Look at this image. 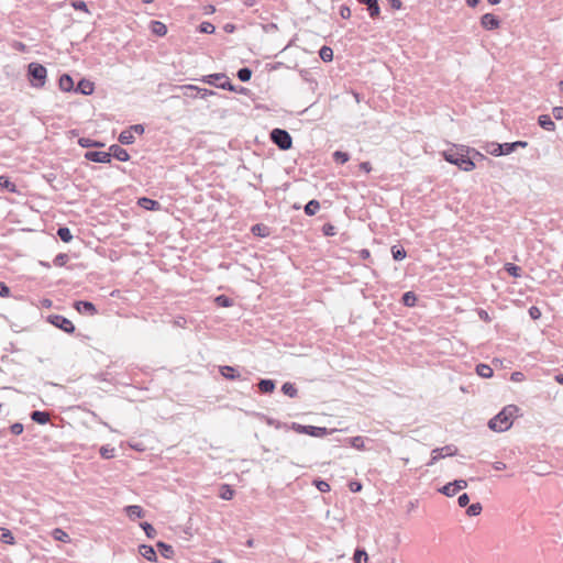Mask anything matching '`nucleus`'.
Here are the masks:
<instances>
[{
    "instance_id": "32",
    "label": "nucleus",
    "mask_w": 563,
    "mask_h": 563,
    "mask_svg": "<svg viewBox=\"0 0 563 563\" xmlns=\"http://www.w3.org/2000/svg\"><path fill=\"white\" fill-rule=\"evenodd\" d=\"M282 390L285 395L291 397V398H295L298 394V390L296 388V386L291 383H285L283 386H282Z\"/></svg>"
},
{
    "instance_id": "41",
    "label": "nucleus",
    "mask_w": 563,
    "mask_h": 563,
    "mask_svg": "<svg viewBox=\"0 0 563 563\" xmlns=\"http://www.w3.org/2000/svg\"><path fill=\"white\" fill-rule=\"evenodd\" d=\"M141 528L144 530L147 538L153 539L156 536V530L151 523L142 522Z\"/></svg>"
},
{
    "instance_id": "62",
    "label": "nucleus",
    "mask_w": 563,
    "mask_h": 563,
    "mask_svg": "<svg viewBox=\"0 0 563 563\" xmlns=\"http://www.w3.org/2000/svg\"><path fill=\"white\" fill-rule=\"evenodd\" d=\"M113 449L101 448L100 453L102 457L110 459L113 456Z\"/></svg>"
},
{
    "instance_id": "42",
    "label": "nucleus",
    "mask_w": 563,
    "mask_h": 563,
    "mask_svg": "<svg viewBox=\"0 0 563 563\" xmlns=\"http://www.w3.org/2000/svg\"><path fill=\"white\" fill-rule=\"evenodd\" d=\"M350 443L357 450H365L364 439L360 435L351 438Z\"/></svg>"
},
{
    "instance_id": "16",
    "label": "nucleus",
    "mask_w": 563,
    "mask_h": 563,
    "mask_svg": "<svg viewBox=\"0 0 563 563\" xmlns=\"http://www.w3.org/2000/svg\"><path fill=\"white\" fill-rule=\"evenodd\" d=\"M124 511L126 514V516L131 519V520H134L136 518H142L144 516V510L142 509L141 506H137V505H130V506H126L124 508Z\"/></svg>"
},
{
    "instance_id": "13",
    "label": "nucleus",
    "mask_w": 563,
    "mask_h": 563,
    "mask_svg": "<svg viewBox=\"0 0 563 563\" xmlns=\"http://www.w3.org/2000/svg\"><path fill=\"white\" fill-rule=\"evenodd\" d=\"M220 374L230 380L241 379V374L232 366L223 365L219 367Z\"/></svg>"
},
{
    "instance_id": "50",
    "label": "nucleus",
    "mask_w": 563,
    "mask_h": 563,
    "mask_svg": "<svg viewBox=\"0 0 563 563\" xmlns=\"http://www.w3.org/2000/svg\"><path fill=\"white\" fill-rule=\"evenodd\" d=\"M214 31H216V27L210 22H202L200 24V32H202V33L212 34V33H214Z\"/></svg>"
},
{
    "instance_id": "7",
    "label": "nucleus",
    "mask_w": 563,
    "mask_h": 563,
    "mask_svg": "<svg viewBox=\"0 0 563 563\" xmlns=\"http://www.w3.org/2000/svg\"><path fill=\"white\" fill-rule=\"evenodd\" d=\"M457 453V448L449 444L443 448H437L431 452V460L427 463L428 466L435 464L440 459L446 456H454Z\"/></svg>"
},
{
    "instance_id": "39",
    "label": "nucleus",
    "mask_w": 563,
    "mask_h": 563,
    "mask_svg": "<svg viewBox=\"0 0 563 563\" xmlns=\"http://www.w3.org/2000/svg\"><path fill=\"white\" fill-rule=\"evenodd\" d=\"M333 159L339 164H344L350 159V155L346 152L335 151L333 153Z\"/></svg>"
},
{
    "instance_id": "10",
    "label": "nucleus",
    "mask_w": 563,
    "mask_h": 563,
    "mask_svg": "<svg viewBox=\"0 0 563 563\" xmlns=\"http://www.w3.org/2000/svg\"><path fill=\"white\" fill-rule=\"evenodd\" d=\"M481 24L485 30L492 31L499 26L500 21L496 15L486 13L482 16Z\"/></svg>"
},
{
    "instance_id": "8",
    "label": "nucleus",
    "mask_w": 563,
    "mask_h": 563,
    "mask_svg": "<svg viewBox=\"0 0 563 563\" xmlns=\"http://www.w3.org/2000/svg\"><path fill=\"white\" fill-rule=\"evenodd\" d=\"M48 321L56 328L65 331L66 333H73L75 331V325L73 324V322L64 316H49Z\"/></svg>"
},
{
    "instance_id": "43",
    "label": "nucleus",
    "mask_w": 563,
    "mask_h": 563,
    "mask_svg": "<svg viewBox=\"0 0 563 563\" xmlns=\"http://www.w3.org/2000/svg\"><path fill=\"white\" fill-rule=\"evenodd\" d=\"M440 492L443 495L448 496V497H452V496H454L457 493L456 489L454 488L453 482L452 483H448L446 485H444L440 489Z\"/></svg>"
},
{
    "instance_id": "6",
    "label": "nucleus",
    "mask_w": 563,
    "mask_h": 563,
    "mask_svg": "<svg viewBox=\"0 0 563 563\" xmlns=\"http://www.w3.org/2000/svg\"><path fill=\"white\" fill-rule=\"evenodd\" d=\"M291 429L300 434H308L314 438H322L329 434V430L324 427L303 426L297 422L291 423Z\"/></svg>"
},
{
    "instance_id": "59",
    "label": "nucleus",
    "mask_w": 563,
    "mask_h": 563,
    "mask_svg": "<svg viewBox=\"0 0 563 563\" xmlns=\"http://www.w3.org/2000/svg\"><path fill=\"white\" fill-rule=\"evenodd\" d=\"M10 288L2 282H0V297L7 298L10 296Z\"/></svg>"
},
{
    "instance_id": "56",
    "label": "nucleus",
    "mask_w": 563,
    "mask_h": 563,
    "mask_svg": "<svg viewBox=\"0 0 563 563\" xmlns=\"http://www.w3.org/2000/svg\"><path fill=\"white\" fill-rule=\"evenodd\" d=\"M23 424L20 423V422H15L13 423L11 427H10V431L11 433L15 434V435H19L23 432Z\"/></svg>"
},
{
    "instance_id": "61",
    "label": "nucleus",
    "mask_w": 563,
    "mask_h": 563,
    "mask_svg": "<svg viewBox=\"0 0 563 563\" xmlns=\"http://www.w3.org/2000/svg\"><path fill=\"white\" fill-rule=\"evenodd\" d=\"M129 130H132V134H133V133H137V134H140V135H141V134H143V133H144V131H145V129H144V126H143L142 124H134V125H131V126L129 128Z\"/></svg>"
},
{
    "instance_id": "20",
    "label": "nucleus",
    "mask_w": 563,
    "mask_h": 563,
    "mask_svg": "<svg viewBox=\"0 0 563 563\" xmlns=\"http://www.w3.org/2000/svg\"><path fill=\"white\" fill-rule=\"evenodd\" d=\"M31 419L38 424H45L49 420V413L46 411L35 410L32 411Z\"/></svg>"
},
{
    "instance_id": "44",
    "label": "nucleus",
    "mask_w": 563,
    "mask_h": 563,
    "mask_svg": "<svg viewBox=\"0 0 563 563\" xmlns=\"http://www.w3.org/2000/svg\"><path fill=\"white\" fill-rule=\"evenodd\" d=\"M506 271L509 275L514 276V277H519L520 276V272H521V268L515 264H511V263H508L506 264Z\"/></svg>"
},
{
    "instance_id": "47",
    "label": "nucleus",
    "mask_w": 563,
    "mask_h": 563,
    "mask_svg": "<svg viewBox=\"0 0 563 563\" xmlns=\"http://www.w3.org/2000/svg\"><path fill=\"white\" fill-rule=\"evenodd\" d=\"M314 486L321 493H327V492L330 490V485L328 484V482L322 481V479H316L314 481Z\"/></svg>"
},
{
    "instance_id": "9",
    "label": "nucleus",
    "mask_w": 563,
    "mask_h": 563,
    "mask_svg": "<svg viewBox=\"0 0 563 563\" xmlns=\"http://www.w3.org/2000/svg\"><path fill=\"white\" fill-rule=\"evenodd\" d=\"M85 158L90 162L107 164L111 162V154L109 152L89 151L86 152Z\"/></svg>"
},
{
    "instance_id": "3",
    "label": "nucleus",
    "mask_w": 563,
    "mask_h": 563,
    "mask_svg": "<svg viewBox=\"0 0 563 563\" xmlns=\"http://www.w3.org/2000/svg\"><path fill=\"white\" fill-rule=\"evenodd\" d=\"M47 69L40 63L32 62L27 65V79L33 88H43L46 84Z\"/></svg>"
},
{
    "instance_id": "27",
    "label": "nucleus",
    "mask_w": 563,
    "mask_h": 563,
    "mask_svg": "<svg viewBox=\"0 0 563 563\" xmlns=\"http://www.w3.org/2000/svg\"><path fill=\"white\" fill-rule=\"evenodd\" d=\"M320 209V203L318 200L312 199L305 206V213L307 216H314Z\"/></svg>"
},
{
    "instance_id": "54",
    "label": "nucleus",
    "mask_w": 563,
    "mask_h": 563,
    "mask_svg": "<svg viewBox=\"0 0 563 563\" xmlns=\"http://www.w3.org/2000/svg\"><path fill=\"white\" fill-rule=\"evenodd\" d=\"M339 13L342 19H350L351 16V9L350 7L342 4L339 9Z\"/></svg>"
},
{
    "instance_id": "37",
    "label": "nucleus",
    "mask_w": 563,
    "mask_h": 563,
    "mask_svg": "<svg viewBox=\"0 0 563 563\" xmlns=\"http://www.w3.org/2000/svg\"><path fill=\"white\" fill-rule=\"evenodd\" d=\"M238 78L243 81V82H246L251 79L252 77V70L249 68V67H243V68H240L238 70V74H236Z\"/></svg>"
},
{
    "instance_id": "4",
    "label": "nucleus",
    "mask_w": 563,
    "mask_h": 563,
    "mask_svg": "<svg viewBox=\"0 0 563 563\" xmlns=\"http://www.w3.org/2000/svg\"><path fill=\"white\" fill-rule=\"evenodd\" d=\"M200 81L211 86H216L224 90L236 91L235 87L231 84L228 76L223 73L206 75L200 79Z\"/></svg>"
},
{
    "instance_id": "53",
    "label": "nucleus",
    "mask_w": 563,
    "mask_h": 563,
    "mask_svg": "<svg viewBox=\"0 0 563 563\" xmlns=\"http://www.w3.org/2000/svg\"><path fill=\"white\" fill-rule=\"evenodd\" d=\"M216 92L206 88H199L197 96L201 99H207L209 96H213Z\"/></svg>"
},
{
    "instance_id": "2",
    "label": "nucleus",
    "mask_w": 563,
    "mask_h": 563,
    "mask_svg": "<svg viewBox=\"0 0 563 563\" xmlns=\"http://www.w3.org/2000/svg\"><path fill=\"white\" fill-rule=\"evenodd\" d=\"M470 153V150H464V147H462L460 150H449L443 152V157L446 162L456 165L460 169L471 172L475 168V163L468 156Z\"/></svg>"
},
{
    "instance_id": "49",
    "label": "nucleus",
    "mask_w": 563,
    "mask_h": 563,
    "mask_svg": "<svg viewBox=\"0 0 563 563\" xmlns=\"http://www.w3.org/2000/svg\"><path fill=\"white\" fill-rule=\"evenodd\" d=\"M322 232L325 236H333L336 234V228L332 225L331 223H325L322 227Z\"/></svg>"
},
{
    "instance_id": "51",
    "label": "nucleus",
    "mask_w": 563,
    "mask_h": 563,
    "mask_svg": "<svg viewBox=\"0 0 563 563\" xmlns=\"http://www.w3.org/2000/svg\"><path fill=\"white\" fill-rule=\"evenodd\" d=\"M500 146H501V148L499 150V156L508 155V154L515 152L512 143H504V144H500Z\"/></svg>"
},
{
    "instance_id": "38",
    "label": "nucleus",
    "mask_w": 563,
    "mask_h": 563,
    "mask_svg": "<svg viewBox=\"0 0 563 563\" xmlns=\"http://www.w3.org/2000/svg\"><path fill=\"white\" fill-rule=\"evenodd\" d=\"M157 547L161 549L162 555L166 559L170 558V555L174 553L173 547L162 541L157 543Z\"/></svg>"
},
{
    "instance_id": "52",
    "label": "nucleus",
    "mask_w": 563,
    "mask_h": 563,
    "mask_svg": "<svg viewBox=\"0 0 563 563\" xmlns=\"http://www.w3.org/2000/svg\"><path fill=\"white\" fill-rule=\"evenodd\" d=\"M78 144L84 148H89L95 146V141L89 137H80Z\"/></svg>"
},
{
    "instance_id": "12",
    "label": "nucleus",
    "mask_w": 563,
    "mask_h": 563,
    "mask_svg": "<svg viewBox=\"0 0 563 563\" xmlns=\"http://www.w3.org/2000/svg\"><path fill=\"white\" fill-rule=\"evenodd\" d=\"M74 306L79 313H85V314H90V316H93L97 313V309H96L95 305L90 301H84V300L76 301Z\"/></svg>"
},
{
    "instance_id": "46",
    "label": "nucleus",
    "mask_w": 563,
    "mask_h": 563,
    "mask_svg": "<svg viewBox=\"0 0 563 563\" xmlns=\"http://www.w3.org/2000/svg\"><path fill=\"white\" fill-rule=\"evenodd\" d=\"M216 302L220 306V307H231L232 306V299L224 296V295H221V296H218L216 298Z\"/></svg>"
},
{
    "instance_id": "14",
    "label": "nucleus",
    "mask_w": 563,
    "mask_h": 563,
    "mask_svg": "<svg viewBox=\"0 0 563 563\" xmlns=\"http://www.w3.org/2000/svg\"><path fill=\"white\" fill-rule=\"evenodd\" d=\"M358 2L367 7V11L371 18H376L379 15L380 9L378 0H358Z\"/></svg>"
},
{
    "instance_id": "28",
    "label": "nucleus",
    "mask_w": 563,
    "mask_h": 563,
    "mask_svg": "<svg viewBox=\"0 0 563 563\" xmlns=\"http://www.w3.org/2000/svg\"><path fill=\"white\" fill-rule=\"evenodd\" d=\"M234 496V490L230 485L223 484L220 488L219 497L223 500H231Z\"/></svg>"
},
{
    "instance_id": "48",
    "label": "nucleus",
    "mask_w": 563,
    "mask_h": 563,
    "mask_svg": "<svg viewBox=\"0 0 563 563\" xmlns=\"http://www.w3.org/2000/svg\"><path fill=\"white\" fill-rule=\"evenodd\" d=\"M68 260V255L64 253H59L55 256L53 263L55 266H64Z\"/></svg>"
},
{
    "instance_id": "18",
    "label": "nucleus",
    "mask_w": 563,
    "mask_h": 563,
    "mask_svg": "<svg viewBox=\"0 0 563 563\" xmlns=\"http://www.w3.org/2000/svg\"><path fill=\"white\" fill-rule=\"evenodd\" d=\"M538 123L539 125L547 130V131H554L555 130V123L553 122V120L551 119L550 115L548 114H541L539 118H538Z\"/></svg>"
},
{
    "instance_id": "29",
    "label": "nucleus",
    "mask_w": 563,
    "mask_h": 563,
    "mask_svg": "<svg viewBox=\"0 0 563 563\" xmlns=\"http://www.w3.org/2000/svg\"><path fill=\"white\" fill-rule=\"evenodd\" d=\"M57 235L65 243H69L73 240V234L66 227L58 228Z\"/></svg>"
},
{
    "instance_id": "57",
    "label": "nucleus",
    "mask_w": 563,
    "mask_h": 563,
    "mask_svg": "<svg viewBox=\"0 0 563 563\" xmlns=\"http://www.w3.org/2000/svg\"><path fill=\"white\" fill-rule=\"evenodd\" d=\"M468 503H470V497L466 493L459 496L457 504L460 507H462V508L466 507L468 505Z\"/></svg>"
},
{
    "instance_id": "31",
    "label": "nucleus",
    "mask_w": 563,
    "mask_h": 563,
    "mask_svg": "<svg viewBox=\"0 0 563 563\" xmlns=\"http://www.w3.org/2000/svg\"><path fill=\"white\" fill-rule=\"evenodd\" d=\"M0 541L7 544H13L14 543V537L12 532L9 529L0 528Z\"/></svg>"
},
{
    "instance_id": "23",
    "label": "nucleus",
    "mask_w": 563,
    "mask_h": 563,
    "mask_svg": "<svg viewBox=\"0 0 563 563\" xmlns=\"http://www.w3.org/2000/svg\"><path fill=\"white\" fill-rule=\"evenodd\" d=\"M139 205L146 210H157L159 203L156 200L143 197L139 199Z\"/></svg>"
},
{
    "instance_id": "36",
    "label": "nucleus",
    "mask_w": 563,
    "mask_h": 563,
    "mask_svg": "<svg viewBox=\"0 0 563 563\" xmlns=\"http://www.w3.org/2000/svg\"><path fill=\"white\" fill-rule=\"evenodd\" d=\"M417 301V297L415 295V292L412 291H407L402 295V303L407 307H412L415 306Z\"/></svg>"
},
{
    "instance_id": "5",
    "label": "nucleus",
    "mask_w": 563,
    "mask_h": 563,
    "mask_svg": "<svg viewBox=\"0 0 563 563\" xmlns=\"http://www.w3.org/2000/svg\"><path fill=\"white\" fill-rule=\"evenodd\" d=\"M271 140L282 151H287L292 146V139L290 134L283 129H273L271 132Z\"/></svg>"
},
{
    "instance_id": "21",
    "label": "nucleus",
    "mask_w": 563,
    "mask_h": 563,
    "mask_svg": "<svg viewBox=\"0 0 563 563\" xmlns=\"http://www.w3.org/2000/svg\"><path fill=\"white\" fill-rule=\"evenodd\" d=\"M76 91H79L86 96L91 95L93 91V84L90 82L89 80L82 79L79 81V84L76 88Z\"/></svg>"
},
{
    "instance_id": "17",
    "label": "nucleus",
    "mask_w": 563,
    "mask_h": 563,
    "mask_svg": "<svg viewBox=\"0 0 563 563\" xmlns=\"http://www.w3.org/2000/svg\"><path fill=\"white\" fill-rule=\"evenodd\" d=\"M140 553L150 562H155L157 560L156 552L152 545L142 544L140 547Z\"/></svg>"
},
{
    "instance_id": "40",
    "label": "nucleus",
    "mask_w": 563,
    "mask_h": 563,
    "mask_svg": "<svg viewBox=\"0 0 563 563\" xmlns=\"http://www.w3.org/2000/svg\"><path fill=\"white\" fill-rule=\"evenodd\" d=\"M482 505L479 503H474L472 505H470L466 509V514L470 516V517H474V516H478L482 511Z\"/></svg>"
},
{
    "instance_id": "24",
    "label": "nucleus",
    "mask_w": 563,
    "mask_h": 563,
    "mask_svg": "<svg viewBox=\"0 0 563 563\" xmlns=\"http://www.w3.org/2000/svg\"><path fill=\"white\" fill-rule=\"evenodd\" d=\"M476 374L483 378H490L494 374L493 368L487 364H478L476 366Z\"/></svg>"
},
{
    "instance_id": "64",
    "label": "nucleus",
    "mask_w": 563,
    "mask_h": 563,
    "mask_svg": "<svg viewBox=\"0 0 563 563\" xmlns=\"http://www.w3.org/2000/svg\"><path fill=\"white\" fill-rule=\"evenodd\" d=\"M529 314L532 319H538L541 316V312L537 307L532 306L529 309Z\"/></svg>"
},
{
    "instance_id": "22",
    "label": "nucleus",
    "mask_w": 563,
    "mask_h": 563,
    "mask_svg": "<svg viewBox=\"0 0 563 563\" xmlns=\"http://www.w3.org/2000/svg\"><path fill=\"white\" fill-rule=\"evenodd\" d=\"M52 537L56 541H60V542H64V543L70 542L69 534L66 531H64L63 529H60V528H55L52 531Z\"/></svg>"
},
{
    "instance_id": "63",
    "label": "nucleus",
    "mask_w": 563,
    "mask_h": 563,
    "mask_svg": "<svg viewBox=\"0 0 563 563\" xmlns=\"http://www.w3.org/2000/svg\"><path fill=\"white\" fill-rule=\"evenodd\" d=\"M263 230H265V228H262L260 224H255L253 228H252V232L254 234H257L260 236H266V233L263 232Z\"/></svg>"
},
{
    "instance_id": "15",
    "label": "nucleus",
    "mask_w": 563,
    "mask_h": 563,
    "mask_svg": "<svg viewBox=\"0 0 563 563\" xmlns=\"http://www.w3.org/2000/svg\"><path fill=\"white\" fill-rule=\"evenodd\" d=\"M59 89L69 92L74 89V80L68 74H63L58 81Z\"/></svg>"
},
{
    "instance_id": "55",
    "label": "nucleus",
    "mask_w": 563,
    "mask_h": 563,
    "mask_svg": "<svg viewBox=\"0 0 563 563\" xmlns=\"http://www.w3.org/2000/svg\"><path fill=\"white\" fill-rule=\"evenodd\" d=\"M71 5H73V8H74L75 10H80V11L88 12V7H87V4H86V2H85V1L77 0V1H74V2L71 3Z\"/></svg>"
},
{
    "instance_id": "19",
    "label": "nucleus",
    "mask_w": 563,
    "mask_h": 563,
    "mask_svg": "<svg viewBox=\"0 0 563 563\" xmlns=\"http://www.w3.org/2000/svg\"><path fill=\"white\" fill-rule=\"evenodd\" d=\"M150 29L157 36H164L167 33V26L161 21H151Z\"/></svg>"
},
{
    "instance_id": "25",
    "label": "nucleus",
    "mask_w": 563,
    "mask_h": 563,
    "mask_svg": "<svg viewBox=\"0 0 563 563\" xmlns=\"http://www.w3.org/2000/svg\"><path fill=\"white\" fill-rule=\"evenodd\" d=\"M275 387L276 385L273 379H261L258 382V388L264 394L274 391Z\"/></svg>"
},
{
    "instance_id": "30",
    "label": "nucleus",
    "mask_w": 563,
    "mask_h": 563,
    "mask_svg": "<svg viewBox=\"0 0 563 563\" xmlns=\"http://www.w3.org/2000/svg\"><path fill=\"white\" fill-rule=\"evenodd\" d=\"M319 56L325 63L332 62V59H333V51L329 46H322L320 48V51H319Z\"/></svg>"
},
{
    "instance_id": "45",
    "label": "nucleus",
    "mask_w": 563,
    "mask_h": 563,
    "mask_svg": "<svg viewBox=\"0 0 563 563\" xmlns=\"http://www.w3.org/2000/svg\"><path fill=\"white\" fill-rule=\"evenodd\" d=\"M0 186L7 188L9 191H15V185L9 180L5 176H0Z\"/></svg>"
},
{
    "instance_id": "1",
    "label": "nucleus",
    "mask_w": 563,
    "mask_h": 563,
    "mask_svg": "<svg viewBox=\"0 0 563 563\" xmlns=\"http://www.w3.org/2000/svg\"><path fill=\"white\" fill-rule=\"evenodd\" d=\"M518 411L519 408L515 405L506 406L499 413L489 420V429L496 432L507 431L512 426V419Z\"/></svg>"
},
{
    "instance_id": "58",
    "label": "nucleus",
    "mask_w": 563,
    "mask_h": 563,
    "mask_svg": "<svg viewBox=\"0 0 563 563\" xmlns=\"http://www.w3.org/2000/svg\"><path fill=\"white\" fill-rule=\"evenodd\" d=\"M453 485L456 492H459L467 487V482L465 479H455L453 481Z\"/></svg>"
},
{
    "instance_id": "33",
    "label": "nucleus",
    "mask_w": 563,
    "mask_h": 563,
    "mask_svg": "<svg viewBox=\"0 0 563 563\" xmlns=\"http://www.w3.org/2000/svg\"><path fill=\"white\" fill-rule=\"evenodd\" d=\"M354 563H367L368 556L365 550L356 549L354 552Z\"/></svg>"
},
{
    "instance_id": "60",
    "label": "nucleus",
    "mask_w": 563,
    "mask_h": 563,
    "mask_svg": "<svg viewBox=\"0 0 563 563\" xmlns=\"http://www.w3.org/2000/svg\"><path fill=\"white\" fill-rule=\"evenodd\" d=\"M552 113L556 120H563V107H554Z\"/></svg>"
},
{
    "instance_id": "11",
    "label": "nucleus",
    "mask_w": 563,
    "mask_h": 563,
    "mask_svg": "<svg viewBox=\"0 0 563 563\" xmlns=\"http://www.w3.org/2000/svg\"><path fill=\"white\" fill-rule=\"evenodd\" d=\"M109 154L120 162H128L130 159L128 151L117 144L109 147Z\"/></svg>"
},
{
    "instance_id": "26",
    "label": "nucleus",
    "mask_w": 563,
    "mask_h": 563,
    "mask_svg": "<svg viewBox=\"0 0 563 563\" xmlns=\"http://www.w3.org/2000/svg\"><path fill=\"white\" fill-rule=\"evenodd\" d=\"M119 142L124 145L132 144L134 142V135L132 134V130H123L119 135Z\"/></svg>"
},
{
    "instance_id": "34",
    "label": "nucleus",
    "mask_w": 563,
    "mask_h": 563,
    "mask_svg": "<svg viewBox=\"0 0 563 563\" xmlns=\"http://www.w3.org/2000/svg\"><path fill=\"white\" fill-rule=\"evenodd\" d=\"M391 254H393V258L395 261H401L406 257L407 253L405 251V249L402 246H397V245H394L391 247Z\"/></svg>"
},
{
    "instance_id": "35",
    "label": "nucleus",
    "mask_w": 563,
    "mask_h": 563,
    "mask_svg": "<svg viewBox=\"0 0 563 563\" xmlns=\"http://www.w3.org/2000/svg\"><path fill=\"white\" fill-rule=\"evenodd\" d=\"M501 148L500 146V143H496V142H490V143H487L484 147V150L490 154V155H494V156H499V150Z\"/></svg>"
}]
</instances>
